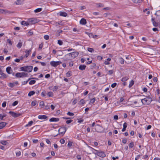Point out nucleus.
Returning <instances> with one entry per match:
<instances>
[{"label":"nucleus","mask_w":160,"mask_h":160,"mask_svg":"<svg viewBox=\"0 0 160 160\" xmlns=\"http://www.w3.org/2000/svg\"><path fill=\"white\" fill-rule=\"evenodd\" d=\"M141 101L143 105H149L152 101V97L148 95L145 96V98L143 99H141Z\"/></svg>","instance_id":"nucleus-1"},{"label":"nucleus","mask_w":160,"mask_h":160,"mask_svg":"<svg viewBox=\"0 0 160 160\" xmlns=\"http://www.w3.org/2000/svg\"><path fill=\"white\" fill-rule=\"evenodd\" d=\"M89 147L91 148L95 152H97V153H96V155H98L99 157H100L102 158H104L106 156V154L104 152L96 150L89 146Z\"/></svg>","instance_id":"nucleus-2"},{"label":"nucleus","mask_w":160,"mask_h":160,"mask_svg":"<svg viewBox=\"0 0 160 160\" xmlns=\"http://www.w3.org/2000/svg\"><path fill=\"white\" fill-rule=\"evenodd\" d=\"M78 54L79 53L78 52H74L68 54L66 55V56H69V57H71V59H74L78 57Z\"/></svg>","instance_id":"nucleus-3"},{"label":"nucleus","mask_w":160,"mask_h":160,"mask_svg":"<svg viewBox=\"0 0 160 160\" xmlns=\"http://www.w3.org/2000/svg\"><path fill=\"white\" fill-rule=\"evenodd\" d=\"M28 73L24 72H17L15 76L18 78L26 77L28 76Z\"/></svg>","instance_id":"nucleus-4"},{"label":"nucleus","mask_w":160,"mask_h":160,"mask_svg":"<svg viewBox=\"0 0 160 160\" xmlns=\"http://www.w3.org/2000/svg\"><path fill=\"white\" fill-rule=\"evenodd\" d=\"M50 65L52 67H56L58 66L62 63V62L60 61H52L50 62Z\"/></svg>","instance_id":"nucleus-5"},{"label":"nucleus","mask_w":160,"mask_h":160,"mask_svg":"<svg viewBox=\"0 0 160 160\" xmlns=\"http://www.w3.org/2000/svg\"><path fill=\"white\" fill-rule=\"evenodd\" d=\"M14 11L8 10L7 9H0V13L3 14H10L14 13Z\"/></svg>","instance_id":"nucleus-6"},{"label":"nucleus","mask_w":160,"mask_h":160,"mask_svg":"<svg viewBox=\"0 0 160 160\" xmlns=\"http://www.w3.org/2000/svg\"><path fill=\"white\" fill-rule=\"evenodd\" d=\"M67 130V128L65 127H61L58 130L59 133L60 134L63 135Z\"/></svg>","instance_id":"nucleus-7"},{"label":"nucleus","mask_w":160,"mask_h":160,"mask_svg":"<svg viewBox=\"0 0 160 160\" xmlns=\"http://www.w3.org/2000/svg\"><path fill=\"white\" fill-rule=\"evenodd\" d=\"M9 113H10L12 117L14 118L18 117L21 115V114L20 113H16L12 111H10Z\"/></svg>","instance_id":"nucleus-8"},{"label":"nucleus","mask_w":160,"mask_h":160,"mask_svg":"<svg viewBox=\"0 0 160 160\" xmlns=\"http://www.w3.org/2000/svg\"><path fill=\"white\" fill-rule=\"evenodd\" d=\"M96 128L97 130H96V132H98L102 133L103 132L101 131V129L102 128V127L98 124H97L95 125Z\"/></svg>","instance_id":"nucleus-9"},{"label":"nucleus","mask_w":160,"mask_h":160,"mask_svg":"<svg viewBox=\"0 0 160 160\" xmlns=\"http://www.w3.org/2000/svg\"><path fill=\"white\" fill-rule=\"evenodd\" d=\"M7 77L6 75L3 72V71L0 67V78H5Z\"/></svg>","instance_id":"nucleus-10"},{"label":"nucleus","mask_w":160,"mask_h":160,"mask_svg":"<svg viewBox=\"0 0 160 160\" xmlns=\"http://www.w3.org/2000/svg\"><path fill=\"white\" fill-rule=\"evenodd\" d=\"M48 89L50 90H52L53 92L56 91L58 89V87L57 86H50L48 88Z\"/></svg>","instance_id":"nucleus-11"},{"label":"nucleus","mask_w":160,"mask_h":160,"mask_svg":"<svg viewBox=\"0 0 160 160\" xmlns=\"http://www.w3.org/2000/svg\"><path fill=\"white\" fill-rule=\"evenodd\" d=\"M28 22L30 23V25L32 23H35L37 22L36 20L34 18L29 19Z\"/></svg>","instance_id":"nucleus-12"},{"label":"nucleus","mask_w":160,"mask_h":160,"mask_svg":"<svg viewBox=\"0 0 160 160\" xmlns=\"http://www.w3.org/2000/svg\"><path fill=\"white\" fill-rule=\"evenodd\" d=\"M18 83V82H15L12 83H10L8 84V86L10 88H13Z\"/></svg>","instance_id":"nucleus-13"},{"label":"nucleus","mask_w":160,"mask_h":160,"mask_svg":"<svg viewBox=\"0 0 160 160\" xmlns=\"http://www.w3.org/2000/svg\"><path fill=\"white\" fill-rule=\"evenodd\" d=\"M33 67L32 66H26V72H31L32 70Z\"/></svg>","instance_id":"nucleus-14"},{"label":"nucleus","mask_w":160,"mask_h":160,"mask_svg":"<svg viewBox=\"0 0 160 160\" xmlns=\"http://www.w3.org/2000/svg\"><path fill=\"white\" fill-rule=\"evenodd\" d=\"M38 118L39 119H46L48 118V117L45 115H39L38 116Z\"/></svg>","instance_id":"nucleus-15"},{"label":"nucleus","mask_w":160,"mask_h":160,"mask_svg":"<svg viewBox=\"0 0 160 160\" xmlns=\"http://www.w3.org/2000/svg\"><path fill=\"white\" fill-rule=\"evenodd\" d=\"M32 49V48H31L29 50H27L25 51V53H26V54L25 55V56H24V57H25L26 58H27L29 56V54H30V53L31 52Z\"/></svg>","instance_id":"nucleus-16"},{"label":"nucleus","mask_w":160,"mask_h":160,"mask_svg":"<svg viewBox=\"0 0 160 160\" xmlns=\"http://www.w3.org/2000/svg\"><path fill=\"white\" fill-rule=\"evenodd\" d=\"M6 71L7 72L8 74H11L12 72V70L11 68L10 67H8L6 69Z\"/></svg>","instance_id":"nucleus-17"},{"label":"nucleus","mask_w":160,"mask_h":160,"mask_svg":"<svg viewBox=\"0 0 160 160\" xmlns=\"http://www.w3.org/2000/svg\"><path fill=\"white\" fill-rule=\"evenodd\" d=\"M8 123L4 122H2L0 123V129L3 128Z\"/></svg>","instance_id":"nucleus-18"},{"label":"nucleus","mask_w":160,"mask_h":160,"mask_svg":"<svg viewBox=\"0 0 160 160\" xmlns=\"http://www.w3.org/2000/svg\"><path fill=\"white\" fill-rule=\"evenodd\" d=\"M49 121L50 122H57L59 121V119L58 118H52Z\"/></svg>","instance_id":"nucleus-19"},{"label":"nucleus","mask_w":160,"mask_h":160,"mask_svg":"<svg viewBox=\"0 0 160 160\" xmlns=\"http://www.w3.org/2000/svg\"><path fill=\"white\" fill-rule=\"evenodd\" d=\"M24 1L23 0H18L15 2V3L17 5H21L23 3Z\"/></svg>","instance_id":"nucleus-20"},{"label":"nucleus","mask_w":160,"mask_h":160,"mask_svg":"<svg viewBox=\"0 0 160 160\" xmlns=\"http://www.w3.org/2000/svg\"><path fill=\"white\" fill-rule=\"evenodd\" d=\"M21 25L23 26H27L28 25H30V23H29L28 21L27 22L22 21L21 22Z\"/></svg>","instance_id":"nucleus-21"},{"label":"nucleus","mask_w":160,"mask_h":160,"mask_svg":"<svg viewBox=\"0 0 160 160\" xmlns=\"http://www.w3.org/2000/svg\"><path fill=\"white\" fill-rule=\"evenodd\" d=\"M59 15L61 16L66 17L67 16V13L65 12H59Z\"/></svg>","instance_id":"nucleus-22"},{"label":"nucleus","mask_w":160,"mask_h":160,"mask_svg":"<svg viewBox=\"0 0 160 160\" xmlns=\"http://www.w3.org/2000/svg\"><path fill=\"white\" fill-rule=\"evenodd\" d=\"M86 66L83 65H81L79 67V69L80 70H83L85 69Z\"/></svg>","instance_id":"nucleus-23"},{"label":"nucleus","mask_w":160,"mask_h":160,"mask_svg":"<svg viewBox=\"0 0 160 160\" xmlns=\"http://www.w3.org/2000/svg\"><path fill=\"white\" fill-rule=\"evenodd\" d=\"M86 23V20L83 18H82L80 20V24H82V25H84Z\"/></svg>","instance_id":"nucleus-24"},{"label":"nucleus","mask_w":160,"mask_h":160,"mask_svg":"<svg viewBox=\"0 0 160 160\" xmlns=\"http://www.w3.org/2000/svg\"><path fill=\"white\" fill-rule=\"evenodd\" d=\"M6 116L7 114L6 113H3L2 114H0V119L1 120H4V118Z\"/></svg>","instance_id":"nucleus-25"},{"label":"nucleus","mask_w":160,"mask_h":160,"mask_svg":"<svg viewBox=\"0 0 160 160\" xmlns=\"http://www.w3.org/2000/svg\"><path fill=\"white\" fill-rule=\"evenodd\" d=\"M111 60V58H108L104 62V64L105 65H109L110 64V61Z\"/></svg>","instance_id":"nucleus-26"},{"label":"nucleus","mask_w":160,"mask_h":160,"mask_svg":"<svg viewBox=\"0 0 160 160\" xmlns=\"http://www.w3.org/2000/svg\"><path fill=\"white\" fill-rule=\"evenodd\" d=\"M22 42H21V41L20 40L18 43V44L17 45V47L18 48H20L22 47Z\"/></svg>","instance_id":"nucleus-27"},{"label":"nucleus","mask_w":160,"mask_h":160,"mask_svg":"<svg viewBox=\"0 0 160 160\" xmlns=\"http://www.w3.org/2000/svg\"><path fill=\"white\" fill-rule=\"evenodd\" d=\"M33 122L32 121H31L30 122H29L25 126V127H30L31 126L32 124L33 123Z\"/></svg>","instance_id":"nucleus-28"},{"label":"nucleus","mask_w":160,"mask_h":160,"mask_svg":"<svg viewBox=\"0 0 160 160\" xmlns=\"http://www.w3.org/2000/svg\"><path fill=\"white\" fill-rule=\"evenodd\" d=\"M119 61L120 63L122 64H123L124 63V60L121 57L119 58Z\"/></svg>","instance_id":"nucleus-29"},{"label":"nucleus","mask_w":160,"mask_h":160,"mask_svg":"<svg viewBox=\"0 0 160 160\" xmlns=\"http://www.w3.org/2000/svg\"><path fill=\"white\" fill-rule=\"evenodd\" d=\"M96 99L95 98H94L90 100V102L89 103V104L91 105L93 104L96 101Z\"/></svg>","instance_id":"nucleus-30"},{"label":"nucleus","mask_w":160,"mask_h":160,"mask_svg":"<svg viewBox=\"0 0 160 160\" xmlns=\"http://www.w3.org/2000/svg\"><path fill=\"white\" fill-rule=\"evenodd\" d=\"M129 78L128 77H125L121 79L122 82H124L129 79Z\"/></svg>","instance_id":"nucleus-31"},{"label":"nucleus","mask_w":160,"mask_h":160,"mask_svg":"<svg viewBox=\"0 0 160 160\" xmlns=\"http://www.w3.org/2000/svg\"><path fill=\"white\" fill-rule=\"evenodd\" d=\"M35 93V92L33 91H30L28 93V95L29 97H31V96L33 95Z\"/></svg>","instance_id":"nucleus-32"},{"label":"nucleus","mask_w":160,"mask_h":160,"mask_svg":"<svg viewBox=\"0 0 160 160\" xmlns=\"http://www.w3.org/2000/svg\"><path fill=\"white\" fill-rule=\"evenodd\" d=\"M47 95L49 97H52L53 96V94L52 92H49L47 93Z\"/></svg>","instance_id":"nucleus-33"},{"label":"nucleus","mask_w":160,"mask_h":160,"mask_svg":"<svg viewBox=\"0 0 160 160\" xmlns=\"http://www.w3.org/2000/svg\"><path fill=\"white\" fill-rule=\"evenodd\" d=\"M72 75V72L71 71H68L66 74V76L69 77Z\"/></svg>","instance_id":"nucleus-34"},{"label":"nucleus","mask_w":160,"mask_h":160,"mask_svg":"<svg viewBox=\"0 0 160 160\" xmlns=\"http://www.w3.org/2000/svg\"><path fill=\"white\" fill-rule=\"evenodd\" d=\"M39 106L41 108H43L45 106L44 102L43 101H41L40 102Z\"/></svg>","instance_id":"nucleus-35"},{"label":"nucleus","mask_w":160,"mask_h":160,"mask_svg":"<svg viewBox=\"0 0 160 160\" xmlns=\"http://www.w3.org/2000/svg\"><path fill=\"white\" fill-rule=\"evenodd\" d=\"M135 3H139L141 2L142 0H132Z\"/></svg>","instance_id":"nucleus-36"},{"label":"nucleus","mask_w":160,"mask_h":160,"mask_svg":"<svg viewBox=\"0 0 160 160\" xmlns=\"http://www.w3.org/2000/svg\"><path fill=\"white\" fill-rule=\"evenodd\" d=\"M134 81L133 80L129 82V88H131L132 86L134 84Z\"/></svg>","instance_id":"nucleus-37"},{"label":"nucleus","mask_w":160,"mask_h":160,"mask_svg":"<svg viewBox=\"0 0 160 160\" xmlns=\"http://www.w3.org/2000/svg\"><path fill=\"white\" fill-rule=\"evenodd\" d=\"M42 8H37V9H35L34 10V12L35 13H37V12H41L42 11Z\"/></svg>","instance_id":"nucleus-38"},{"label":"nucleus","mask_w":160,"mask_h":160,"mask_svg":"<svg viewBox=\"0 0 160 160\" xmlns=\"http://www.w3.org/2000/svg\"><path fill=\"white\" fill-rule=\"evenodd\" d=\"M31 79V78H29L27 81H24L22 82V85H25L28 82V81H29Z\"/></svg>","instance_id":"nucleus-39"},{"label":"nucleus","mask_w":160,"mask_h":160,"mask_svg":"<svg viewBox=\"0 0 160 160\" xmlns=\"http://www.w3.org/2000/svg\"><path fill=\"white\" fill-rule=\"evenodd\" d=\"M0 143L3 145H6L7 143V142L4 140H2L0 141Z\"/></svg>","instance_id":"nucleus-40"},{"label":"nucleus","mask_w":160,"mask_h":160,"mask_svg":"<svg viewBox=\"0 0 160 160\" xmlns=\"http://www.w3.org/2000/svg\"><path fill=\"white\" fill-rule=\"evenodd\" d=\"M104 5L103 4L101 3H97L96 4V7H103Z\"/></svg>","instance_id":"nucleus-41"},{"label":"nucleus","mask_w":160,"mask_h":160,"mask_svg":"<svg viewBox=\"0 0 160 160\" xmlns=\"http://www.w3.org/2000/svg\"><path fill=\"white\" fill-rule=\"evenodd\" d=\"M85 33L88 35L90 38H93L94 35H93L92 33H90L88 32H86Z\"/></svg>","instance_id":"nucleus-42"},{"label":"nucleus","mask_w":160,"mask_h":160,"mask_svg":"<svg viewBox=\"0 0 160 160\" xmlns=\"http://www.w3.org/2000/svg\"><path fill=\"white\" fill-rule=\"evenodd\" d=\"M36 82V81L35 80H31L29 82L30 85H32L35 84Z\"/></svg>","instance_id":"nucleus-43"},{"label":"nucleus","mask_w":160,"mask_h":160,"mask_svg":"<svg viewBox=\"0 0 160 160\" xmlns=\"http://www.w3.org/2000/svg\"><path fill=\"white\" fill-rule=\"evenodd\" d=\"M21 71H24L26 72V66L22 67L20 68Z\"/></svg>","instance_id":"nucleus-44"},{"label":"nucleus","mask_w":160,"mask_h":160,"mask_svg":"<svg viewBox=\"0 0 160 160\" xmlns=\"http://www.w3.org/2000/svg\"><path fill=\"white\" fill-rule=\"evenodd\" d=\"M72 142H71V141H69L68 142V147L69 148H70L72 146Z\"/></svg>","instance_id":"nucleus-45"},{"label":"nucleus","mask_w":160,"mask_h":160,"mask_svg":"<svg viewBox=\"0 0 160 160\" xmlns=\"http://www.w3.org/2000/svg\"><path fill=\"white\" fill-rule=\"evenodd\" d=\"M88 50L90 52H92L94 51V49L90 48H88Z\"/></svg>","instance_id":"nucleus-46"},{"label":"nucleus","mask_w":160,"mask_h":160,"mask_svg":"<svg viewBox=\"0 0 160 160\" xmlns=\"http://www.w3.org/2000/svg\"><path fill=\"white\" fill-rule=\"evenodd\" d=\"M18 103V102L17 101H16L14 102L12 104V106H15L17 105Z\"/></svg>","instance_id":"nucleus-47"},{"label":"nucleus","mask_w":160,"mask_h":160,"mask_svg":"<svg viewBox=\"0 0 160 160\" xmlns=\"http://www.w3.org/2000/svg\"><path fill=\"white\" fill-rule=\"evenodd\" d=\"M44 38L46 40H48L49 39V36L48 35H46L44 36Z\"/></svg>","instance_id":"nucleus-48"},{"label":"nucleus","mask_w":160,"mask_h":160,"mask_svg":"<svg viewBox=\"0 0 160 160\" xmlns=\"http://www.w3.org/2000/svg\"><path fill=\"white\" fill-rule=\"evenodd\" d=\"M155 15H156L160 17V11H157L155 13ZM159 19L160 20V18H159Z\"/></svg>","instance_id":"nucleus-49"},{"label":"nucleus","mask_w":160,"mask_h":160,"mask_svg":"<svg viewBox=\"0 0 160 160\" xmlns=\"http://www.w3.org/2000/svg\"><path fill=\"white\" fill-rule=\"evenodd\" d=\"M134 144L132 142L130 143L129 145V146L130 148H132L133 147Z\"/></svg>","instance_id":"nucleus-50"},{"label":"nucleus","mask_w":160,"mask_h":160,"mask_svg":"<svg viewBox=\"0 0 160 160\" xmlns=\"http://www.w3.org/2000/svg\"><path fill=\"white\" fill-rule=\"evenodd\" d=\"M113 73V70H110L108 71V74L109 75H111Z\"/></svg>","instance_id":"nucleus-51"},{"label":"nucleus","mask_w":160,"mask_h":160,"mask_svg":"<svg viewBox=\"0 0 160 160\" xmlns=\"http://www.w3.org/2000/svg\"><path fill=\"white\" fill-rule=\"evenodd\" d=\"M67 115H68V116H73L74 115V114L73 113H72V112H68L67 113Z\"/></svg>","instance_id":"nucleus-52"},{"label":"nucleus","mask_w":160,"mask_h":160,"mask_svg":"<svg viewBox=\"0 0 160 160\" xmlns=\"http://www.w3.org/2000/svg\"><path fill=\"white\" fill-rule=\"evenodd\" d=\"M16 155L17 156H19L21 155V152L20 151H18L16 152Z\"/></svg>","instance_id":"nucleus-53"},{"label":"nucleus","mask_w":160,"mask_h":160,"mask_svg":"<svg viewBox=\"0 0 160 160\" xmlns=\"http://www.w3.org/2000/svg\"><path fill=\"white\" fill-rule=\"evenodd\" d=\"M58 43L60 45H62L63 42L62 41L59 40L58 41Z\"/></svg>","instance_id":"nucleus-54"},{"label":"nucleus","mask_w":160,"mask_h":160,"mask_svg":"<svg viewBox=\"0 0 160 160\" xmlns=\"http://www.w3.org/2000/svg\"><path fill=\"white\" fill-rule=\"evenodd\" d=\"M46 143L48 144H50L51 143V142L48 139H46Z\"/></svg>","instance_id":"nucleus-55"},{"label":"nucleus","mask_w":160,"mask_h":160,"mask_svg":"<svg viewBox=\"0 0 160 160\" xmlns=\"http://www.w3.org/2000/svg\"><path fill=\"white\" fill-rule=\"evenodd\" d=\"M36 101H33L31 103V105L32 106H34L36 105Z\"/></svg>","instance_id":"nucleus-56"},{"label":"nucleus","mask_w":160,"mask_h":160,"mask_svg":"<svg viewBox=\"0 0 160 160\" xmlns=\"http://www.w3.org/2000/svg\"><path fill=\"white\" fill-rule=\"evenodd\" d=\"M80 102L82 104H83L85 103V101L83 99H82L80 100Z\"/></svg>","instance_id":"nucleus-57"},{"label":"nucleus","mask_w":160,"mask_h":160,"mask_svg":"<svg viewBox=\"0 0 160 160\" xmlns=\"http://www.w3.org/2000/svg\"><path fill=\"white\" fill-rule=\"evenodd\" d=\"M117 85V83L116 82L113 83L112 84L111 86L112 88H115Z\"/></svg>","instance_id":"nucleus-58"},{"label":"nucleus","mask_w":160,"mask_h":160,"mask_svg":"<svg viewBox=\"0 0 160 160\" xmlns=\"http://www.w3.org/2000/svg\"><path fill=\"white\" fill-rule=\"evenodd\" d=\"M6 102H4L2 104V107L3 108H5L6 106Z\"/></svg>","instance_id":"nucleus-59"},{"label":"nucleus","mask_w":160,"mask_h":160,"mask_svg":"<svg viewBox=\"0 0 160 160\" xmlns=\"http://www.w3.org/2000/svg\"><path fill=\"white\" fill-rule=\"evenodd\" d=\"M7 42L10 45H12V43L10 39H8L7 40Z\"/></svg>","instance_id":"nucleus-60"},{"label":"nucleus","mask_w":160,"mask_h":160,"mask_svg":"<svg viewBox=\"0 0 160 160\" xmlns=\"http://www.w3.org/2000/svg\"><path fill=\"white\" fill-rule=\"evenodd\" d=\"M50 108L49 106L47 105L45 106V108H44V109L45 110H48Z\"/></svg>","instance_id":"nucleus-61"},{"label":"nucleus","mask_w":160,"mask_h":160,"mask_svg":"<svg viewBox=\"0 0 160 160\" xmlns=\"http://www.w3.org/2000/svg\"><path fill=\"white\" fill-rule=\"evenodd\" d=\"M76 157L77 159H78V160H80L81 159V155H77L76 156Z\"/></svg>","instance_id":"nucleus-62"},{"label":"nucleus","mask_w":160,"mask_h":160,"mask_svg":"<svg viewBox=\"0 0 160 160\" xmlns=\"http://www.w3.org/2000/svg\"><path fill=\"white\" fill-rule=\"evenodd\" d=\"M60 143L62 144H64L65 142V141L63 139H62L60 140Z\"/></svg>","instance_id":"nucleus-63"},{"label":"nucleus","mask_w":160,"mask_h":160,"mask_svg":"<svg viewBox=\"0 0 160 160\" xmlns=\"http://www.w3.org/2000/svg\"><path fill=\"white\" fill-rule=\"evenodd\" d=\"M123 128H126L127 127V123L126 122H125L123 125Z\"/></svg>","instance_id":"nucleus-64"}]
</instances>
